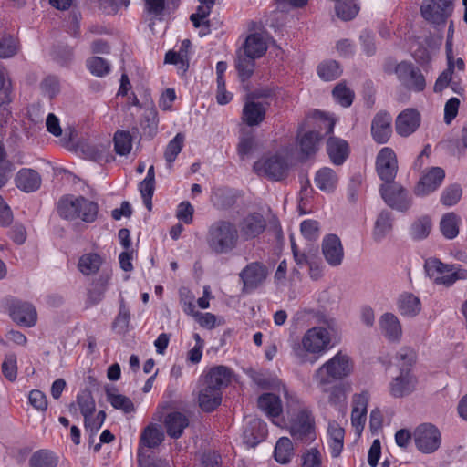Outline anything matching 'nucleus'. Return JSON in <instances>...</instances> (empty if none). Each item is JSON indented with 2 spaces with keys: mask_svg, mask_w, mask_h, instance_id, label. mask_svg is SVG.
<instances>
[{
  "mask_svg": "<svg viewBox=\"0 0 467 467\" xmlns=\"http://www.w3.org/2000/svg\"><path fill=\"white\" fill-rule=\"evenodd\" d=\"M336 2V13L344 21L353 19L359 11L355 0H337Z\"/></svg>",
  "mask_w": 467,
  "mask_h": 467,
  "instance_id": "37998d69",
  "label": "nucleus"
},
{
  "mask_svg": "<svg viewBox=\"0 0 467 467\" xmlns=\"http://www.w3.org/2000/svg\"><path fill=\"white\" fill-rule=\"evenodd\" d=\"M352 371V359L348 354L339 351L315 371L313 379L321 391H327V386L333 380L343 379Z\"/></svg>",
  "mask_w": 467,
  "mask_h": 467,
  "instance_id": "7ed1b4c3",
  "label": "nucleus"
},
{
  "mask_svg": "<svg viewBox=\"0 0 467 467\" xmlns=\"http://www.w3.org/2000/svg\"><path fill=\"white\" fill-rule=\"evenodd\" d=\"M238 230L230 221L219 220L208 229L206 242L209 248L216 254H226L237 244Z\"/></svg>",
  "mask_w": 467,
  "mask_h": 467,
  "instance_id": "39448f33",
  "label": "nucleus"
},
{
  "mask_svg": "<svg viewBox=\"0 0 467 467\" xmlns=\"http://www.w3.org/2000/svg\"><path fill=\"white\" fill-rule=\"evenodd\" d=\"M222 402V391L200 381L198 392V403L200 408L206 412L214 410Z\"/></svg>",
  "mask_w": 467,
  "mask_h": 467,
  "instance_id": "4be33fe9",
  "label": "nucleus"
},
{
  "mask_svg": "<svg viewBox=\"0 0 467 467\" xmlns=\"http://www.w3.org/2000/svg\"><path fill=\"white\" fill-rule=\"evenodd\" d=\"M424 268L434 284L445 287L453 285L457 281L467 279V269L461 265L443 264L438 259H429L425 262Z\"/></svg>",
  "mask_w": 467,
  "mask_h": 467,
  "instance_id": "423d86ee",
  "label": "nucleus"
},
{
  "mask_svg": "<svg viewBox=\"0 0 467 467\" xmlns=\"http://www.w3.org/2000/svg\"><path fill=\"white\" fill-rule=\"evenodd\" d=\"M243 48L245 55L258 58L266 52L267 44L262 34L254 33L246 37Z\"/></svg>",
  "mask_w": 467,
  "mask_h": 467,
  "instance_id": "c756f323",
  "label": "nucleus"
},
{
  "mask_svg": "<svg viewBox=\"0 0 467 467\" xmlns=\"http://www.w3.org/2000/svg\"><path fill=\"white\" fill-rule=\"evenodd\" d=\"M413 436L417 449L423 453H432L441 446V432L433 424L419 425L415 429Z\"/></svg>",
  "mask_w": 467,
  "mask_h": 467,
  "instance_id": "9d476101",
  "label": "nucleus"
},
{
  "mask_svg": "<svg viewBox=\"0 0 467 467\" xmlns=\"http://www.w3.org/2000/svg\"><path fill=\"white\" fill-rule=\"evenodd\" d=\"M266 432V425L259 419H253L244 431V442L249 447H254L264 440Z\"/></svg>",
  "mask_w": 467,
  "mask_h": 467,
  "instance_id": "a878e982",
  "label": "nucleus"
},
{
  "mask_svg": "<svg viewBox=\"0 0 467 467\" xmlns=\"http://www.w3.org/2000/svg\"><path fill=\"white\" fill-rule=\"evenodd\" d=\"M398 310L403 317H416L421 310V303L418 296L411 293H403L400 296L398 302Z\"/></svg>",
  "mask_w": 467,
  "mask_h": 467,
  "instance_id": "c85d7f7f",
  "label": "nucleus"
},
{
  "mask_svg": "<svg viewBox=\"0 0 467 467\" xmlns=\"http://www.w3.org/2000/svg\"><path fill=\"white\" fill-rule=\"evenodd\" d=\"M265 227L266 222L259 213L248 214L239 224L240 233L245 240L255 238L265 231Z\"/></svg>",
  "mask_w": 467,
  "mask_h": 467,
  "instance_id": "aec40b11",
  "label": "nucleus"
},
{
  "mask_svg": "<svg viewBox=\"0 0 467 467\" xmlns=\"http://www.w3.org/2000/svg\"><path fill=\"white\" fill-rule=\"evenodd\" d=\"M381 333L389 341H400L402 336L401 325L398 317L392 313L383 314L379 320Z\"/></svg>",
  "mask_w": 467,
  "mask_h": 467,
  "instance_id": "b1692460",
  "label": "nucleus"
},
{
  "mask_svg": "<svg viewBox=\"0 0 467 467\" xmlns=\"http://www.w3.org/2000/svg\"><path fill=\"white\" fill-rule=\"evenodd\" d=\"M301 233L308 240H316L319 236V224L314 220H305L301 223Z\"/></svg>",
  "mask_w": 467,
  "mask_h": 467,
  "instance_id": "0e129e2a",
  "label": "nucleus"
},
{
  "mask_svg": "<svg viewBox=\"0 0 467 467\" xmlns=\"http://www.w3.org/2000/svg\"><path fill=\"white\" fill-rule=\"evenodd\" d=\"M416 352L410 348H401L396 355L397 366L400 368L406 369L413 366L416 361Z\"/></svg>",
  "mask_w": 467,
  "mask_h": 467,
  "instance_id": "6e6d98bb",
  "label": "nucleus"
},
{
  "mask_svg": "<svg viewBox=\"0 0 467 467\" xmlns=\"http://www.w3.org/2000/svg\"><path fill=\"white\" fill-rule=\"evenodd\" d=\"M255 147L254 138L253 136H244L241 138L240 142L238 144V154L244 159L248 156L254 150Z\"/></svg>",
  "mask_w": 467,
  "mask_h": 467,
  "instance_id": "338daca9",
  "label": "nucleus"
},
{
  "mask_svg": "<svg viewBox=\"0 0 467 467\" xmlns=\"http://www.w3.org/2000/svg\"><path fill=\"white\" fill-rule=\"evenodd\" d=\"M164 439L163 431L156 425L147 426L141 433L140 445L147 448L159 446Z\"/></svg>",
  "mask_w": 467,
  "mask_h": 467,
  "instance_id": "e433bc0d",
  "label": "nucleus"
},
{
  "mask_svg": "<svg viewBox=\"0 0 467 467\" xmlns=\"http://www.w3.org/2000/svg\"><path fill=\"white\" fill-rule=\"evenodd\" d=\"M392 228V213L387 210L381 211L375 222L372 233L373 239L376 242H381L391 232Z\"/></svg>",
  "mask_w": 467,
  "mask_h": 467,
  "instance_id": "2f4dec72",
  "label": "nucleus"
},
{
  "mask_svg": "<svg viewBox=\"0 0 467 467\" xmlns=\"http://www.w3.org/2000/svg\"><path fill=\"white\" fill-rule=\"evenodd\" d=\"M276 387L280 388L279 391H282L285 399L286 400V405L288 410L299 409L296 418L292 420L290 424V434L293 439L302 443H309L316 439V431L314 427V418L311 412L306 409L300 407L299 398L292 392H289L287 388L276 381Z\"/></svg>",
  "mask_w": 467,
  "mask_h": 467,
  "instance_id": "f03ea898",
  "label": "nucleus"
},
{
  "mask_svg": "<svg viewBox=\"0 0 467 467\" xmlns=\"http://www.w3.org/2000/svg\"><path fill=\"white\" fill-rule=\"evenodd\" d=\"M445 177L444 171L440 167H432L423 173L417 183L414 192L418 196H425L434 192Z\"/></svg>",
  "mask_w": 467,
  "mask_h": 467,
  "instance_id": "f8f14e48",
  "label": "nucleus"
},
{
  "mask_svg": "<svg viewBox=\"0 0 467 467\" xmlns=\"http://www.w3.org/2000/svg\"><path fill=\"white\" fill-rule=\"evenodd\" d=\"M322 254L329 265L335 267L342 264L344 249L337 235L328 234L324 237L322 241Z\"/></svg>",
  "mask_w": 467,
  "mask_h": 467,
  "instance_id": "4468645a",
  "label": "nucleus"
},
{
  "mask_svg": "<svg viewBox=\"0 0 467 467\" xmlns=\"http://www.w3.org/2000/svg\"><path fill=\"white\" fill-rule=\"evenodd\" d=\"M155 189V182L143 180L140 183V192L143 199V202L148 210H151L152 207V195Z\"/></svg>",
  "mask_w": 467,
  "mask_h": 467,
  "instance_id": "e2e57ef3",
  "label": "nucleus"
},
{
  "mask_svg": "<svg viewBox=\"0 0 467 467\" xmlns=\"http://www.w3.org/2000/svg\"><path fill=\"white\" fill-rule=\"evenodd\" d=\"M98 204L85 197L66 195L57 203V213L66 220L81 219L93 223L98 215Z\"/></svg>",
  "mask_w": 467,
  "mask_h": 467,
  "instance_id": "20e7f679",
  "label": "nucleus"
},
{
  "mask_svg": "<svg viewBox=\"0 0 467 467\" xmlns=\"http://www.w3.org/2000/svg\"><path fill=\"white\" fill-rule=\"evenodd\" d=\"M185 137L182 133H177L176 136L168 143L164 158L169 165L171 166L178 154L182 151Z\"/></svg>",
  "mask_w": 467,
  "mask_h": 467,
  "instance_id": "49530a36",
  "label": "nucleus"
},
{
  "mask_svg": "<svg viewBox=\"0 0 467 467\" xmlns=\"http://www.w3.org/2000/svg\"><path fill=\"white\" fill-rule=\"evenodd\" d=\"M28 399L30 404L37 410L44 411L47 410V400L46 395L42 391L38 389L31 390Z\"/></svg>",
  "mask_w": 467,
  "mask_h": 467,
  "instance_id": "69168bd1",
  "label": "nucleus"
},
{
  "mask_svg": "<svg viewBox=\"0 0 467 467\" xmlns=\"http://www.w3.org/2000/svg\"><path fill=\"white\" fill-rule=\"evenodd\" d=\"M417 379L410 369L400 368V374L389 384V392L395 398H401L413 392L416 389Z\"/></svg>",
  "mask_w": 467,
  "mask_h": 467,
  "instance_id": "ddd939ff",
  "label": "nucleus"
},
{
  "mask_svg": "<svg viewBox=\"0 0 467 467\" xmlns=\"http://www.w3.org/2000/svg\"><path fill=\"white\" fill-rule=\"evenodd\" d=\"M244 284V290H254L260 285L267 275L266 268L260 263L254 262L247 265L240 273Z\"/></svg>",
  "mask_w": 467,
  "mask_h": 467,
  "instance_id": "2eb2a0df",
  "label": "nucleus"
},
{
  "mask_svg": "<svg viewBox=\"0 0 467 467\" xmlns=\"http://www.w3.org/2000/svg\"><path fill=\"white\" fill-rule=\"evenodd\" d=\"M338 182L336 171L328 167L318 170L316 173L315 183L317 187L326 192H332Z\"/></svg>",
  "mask_w": 467,
  "mask_h": 467,
  "instance_id": "7c9ffc66",
  "label": "nucleus"
},
{
  "mask_svg": "<svg viewBox=\"0 0 467 467\" xmlns=\"http://www.w3.org/2000/svg\"><path fill=\"white\" fill-rule=\"evenodd\" d=\"M106 400L115 409L121 410L125 414L131 413L135 410V406L132 400L122 394L118 392L114 386H107L105 389Z\"/></svg>",
  "mask_w": 467,
  "mask_h": 467,
  "instance_id": "cd10ccee",
  "label": "nucleus"
},
{
  "mask_svg": "<svg viewBox=\"0 0 467 467\" xmlns=\"http://www.w3.org/2000/svg\"><path fill=\"white\" fill-rule=\"evenodd\" d=\"M254 57H250L244 53H238L235 67L238 70L239 77L242 81L247 80L253 75L254 68Z\"/></svg>",
  "mask_w": 467,
  "mask_h": 467,
  "instance_id": "c03bdc74",
  "label": "nucleus"
},
{
  "mask_svg": "<svg viewBox=\"0 0 467 467\" xmlns=\"http://www.w3.org/2000/svg\"><path fill=\"white\" fill-rule=\"evenodd\" d=\"M330 347V332L323 327H314L305 332L300 343L292 345V353L300 363H314Z\"/></svg>",
  "mask_w": 467,
  "mask_h": 467,
  "instance_id": "f257e3e1",
  "label": "nucleus"
},
{
  "mask_svg": "<svg viewBox=\"0 0 467 467\" xmlns=\"http://www.w3.org/2000/svg\"><path fill=\"white\" fill-rule=\"evenodd\" d=\"M130 310L126 306L124 299L121 297L119 300V314L116 317L112 327L119 333H124L127 331L130 323Z\"/></svg>",
  "mask_w": 467,
  "mask_h": 467,
  "instance_id": "8fccbe9b",
  "label": "nucleus"
},
{
  "mask_svg": "<svg viewBox=\"0 0 467 467\" xmlns=\"http://www.w3.org/2000/svg\"><path fill=\"white\" fill-rule=\"evenodd\" d=\"M114 147L119 155L129 154L132 148L131 135L129 131L118 130L114 135Z\"/></svg>",
  "mask_w": 467,
  "mask_h": 467,
  "instance_id": "de8ad7c7",
  "label": "nucleus"
},
{
  "mask_svg": "<svg viewBox=\"0 0 467 467\" xmlns=\"http://www.w3.org/2000/svg\"><path fill=\"white\" fill-rule=\"evenodd\" d=\"M432 228L431 219L423 215L416 219L410 225V234L414 240H422L428 237Z\"/></svg>",
  "mask_w": 467,
  "mask_h": 467,
  "instance_id": "4c0bfd02",
  "label": "nucleus"
},
{
  "mask_svg": "<svg viewBox=\"0 0 467 467\" xmlns=\"http://www.w3.org/2000/svg\"><path fill=\"white\" fill-rule=\"evenodd\" d=\"M447 59H448V67L437 78L435 85H434L435 92L442 91L449 85V83L451 79V74L454 69V63L452 60V55H451V50L448 52Z\"/></svg>",
  "mask_w": 467,
  "mask_h": 467,
  "instance_id": "864d4df0",
  "label": "nucleus"
},
{
  "mask_svg": "<svg viewBox=\"0 0 467 467\" xmlns=\"http://www.w3.org/2000/svg\"><path fill=\"white\" fill-rule=\"evenodd\" d=\"M420 12L427 21L437 25L444 23L447 16L434 0H423Z\"/></svg>",
  "mask_w": 467,
  "mask_h": 467,
  "instance_id": "c9c22d12",
  "label": "nucleus"
},
{
  "mask_svg": "<svg viewBox=\"0 0 467 467\" xmlns=\"http://www.w3.org/2000/svg\"><path fill=\"white\" fill-rule=\"evenodd\" d=\"M320 140L319 132L314 130L303 132V128H299L297 144L304 157L308 158L317 151Z\"/></svg>",
  "mask_w": 467,
  "mask_h": 467,
  "instance_id": "5701e85b",
  "label": "nucleus"
},
{
  "mask_svg": "<svg viewBox=\"0 0 467 467\" xmlns=\"http://www.w3.org/2000/svg\"><path fill=\"white\" fill-rule=\"evenodd\" d=\"M109 278L110 276L109 275H102L92 283L91 287L88 289V300L92 305L98 304L102 300L107 290Z\"/></svg>",
  "mask_w": 467,
  "mask_h": 467,
  "instance_id": "a19ab883",
  "label": "nucleus"
},
{
  "mask_svg": "<svg viewBox=\"0 0 467 467\" xmlns=\"http://www.w3.org/2000/svg\"><path fill=\"white\" fill-rule=\"evenodd\" d=\"M462 195V187L459 184L454 183L444 189L441 196V202L445 206H452L458 203Z\"/></svg>",
  "mask_w": 467,
  "mask_h": 467,
  "instance_id": "3c124183",
  "label": "nucleus"
},
{
  "mask_svg": "<svg viewBox=\"0 0 467 467\" xmlns=\"http://www.w3.org/2000/svg\"><path fill=\"white\" fill-rule=\"evenodd\" d=\"M462 223L461 217L455 213H447L440 221V230L442 235L449 240L454 239L459 234Z\"/></svg>",
  "mask_w": 467,
  "mask_h": 467,
  "instance_id": "f704fd0d",
  "label": "nucleus"
},
{
  "mask_svg": "<svg viewBox=\"0 0 467 467\" xmlns=\"http://www.w3.org/2000/svg\"><path fill=\"white\" fill-rule=\"evenodd\" d=\"M2 372L10 381H14L17 375L16 357L15 354L6 355L3 364Z\"/></svg>",
  "mask_w": 467,
  "mask_h": 467,
  "instance_id": "bf43d9fd",
  "label": "nucleus"
},
{
  "mask_svg": "<svg viewBox=\"0 0 467 467\" xmlns=\"http://www.w3.org/2000/svg\"><path fill=\"white\" fill-rule=\"evenodd\" d=\"M10 316L19 325L31 327L35 326L37 314L35 307L26 302H15L10 306Z\"/></svg>",
  "mask_w": 467,
  "mask_h": 467,
  "instance_id": "a211bd4d",
  "label": "nucleus"
},
{
  "mask_svg": "<svg viewBox=\"0 0 467 467\" xmlns=\"http://www.w3.org/2000/svg\"><path fill=\"white\" fill-rule=\"evenodd\" d=\"M77 403L84 419L92 416L96 410L95 400L91 393L84 390L77 396Z\"/></svg>",
  "mask_w": 467,
  "mask_h": 467,
  "instance_id": "09e8293b",
  "label": "nucleus"
},
{
  "mask_svg": "<svg viewBox=\"0 0 467 467\" xmlns=\"http://www.w3.org/2000/svg\"><path fill=\"white\" fill-rule=\"evenodd\" d=\"M58 458L52 451L39 450L29 460L30 467H57Z\"/></svg>",
  "mask_w": 467,
  "mask_h": 467,
  "instance_id": "58836bf2",
  "label": "nucleus"
},
{
  "mask_svg": "<svg viewBox=\"0 0 467 467\" xmlns=\"http://www.w3.org/2000/svg\"><path fill=\"white\" fill-rule=\"evenodd\" d=\"M258 407L268 417H278L282 410V403L278 396L273 393H265L258 398Z\"/></svg>",
  "mask_w": 467,
  "mask_h": 467,
  "instance_id": "72a5a7b5",
  "label": "nucleus"
},
{
  "mask_svg": "<svg viewBox=\"0 0 467 467\" xmlns=\"http://www.w3.org/2000/svg\"><path fill=\"white\" fill-rule=\"evenodd\" d=\"M41 90L49 99L56 97L60 91L59 80L53 76L47 77L41 82Z\"/></svg>",
  "mask_w": 467,
  "mask_h": 467,
  "instance_id": "052dcab7",
  "label": "nucleus"
},
{
  "mask_svg": "<svg viewBox=\"0 0 467 467\" xmlns=\"http://www.w3.org/2000/svg\"><path fill=\"white\" fill-rule=\"evenodd\" d=\"M460 100L457 98L450 99L444 107V121L450 124L451 120L457 116L459 109Z\"/></svg>",
  "mask_w": 467,
  "mask_h": 467,
  "instance_id": "774afa93",
  "label": "nucleus"
},
{
  "mask_svg": "<svg viewBox=\"0 0 467 467\" xmlns=\"http://www.w3.org/2000/svg\"><path fill=\"white\" fill-rule=\"evenodd\" d=\"M420 124V113L414 109H406L398 115L395 129L401 137H408L416 131Z\"/></svg>",
  "mask_w": 467,
  "mask_h": 467,
  "instance_id": "dca6fc26",
  "label": "nucleus"
},
{
  "mask_svg": "<svg viewBox=\"0 0 467 467\" xmlns=\"http://www.w3.org/2000/svg\"><path fill=\"white\" fill-rule=\"evenodd\" d=\"M102 264V259L98 254H86L79 258L78 267L79 271L89 275L99 271Z\"/></svg>",
  "mask_w": 467,
  "mask_h": 467,
  "instance_id": "ea45409f",
  "label": "nucleus"
},
{
  "mask_svg": "<svg viewBox=\"0 0 467 467\" xmlns=\"http://www.w3.org/2000/svg\"><path fill=\"white\" fill-rule=\"evenodd\" d=\"M392 118L387 112H379L371 123V134L379 144L386 143L392 134Z\"/></svg>",
  "mask_w": 467,
  "mask_h": 467,
  "instance_id": "6ab92c4d",
  "label": "nucleus"
},
{
  "mask_svg": "<svg viewBox=\"0 0 467 467\" xmlns=\"http://www.w3.org/2000/svg\"><path fill=\"white\" fill-rule=\"evenodd\" d=\"M18 51V42L16 38L8 36L0 40V57L8 58L16 55Z\"/></svg>",
  "mask_w": 467,
  "mask_h": 467,
  "instance_id": "4d7b16f0",
  "label": "nucleus"
},
{
  "mask_svg": "<svg viewBox=\"0 0 467 467\" xmlns=\"http://www.w3.org/2000/svg\"><path fill=\"white\" fill-rule=\"evenodd\" d=\"M327 152L334 164L341 165L348 156V144L340 138L330 137L327 141Z\"/></svg>",
  "mask_w": 467,
  "mask_h": 467,
  "instance_id": "bb28decb",
  "label": "nucleus"
},
{
  "mask_svg": "<svg viewBox=\"0 0 467 467\" xmlns=\"http://www.w3.org/2000/svg\"><path fill=\"white\" fill-rule=\"evenodd\" d=\"M301 467H322V454L317 448L306 451L302 456Z\"/></svg>",
  "mask_w": 467,
  "mask_h": 467,
  "instance_id": "13d9d810",
  "label": "nucleus"
},
{
  "mask_svg": "<svg viewBox=\"0 0 467 467\" xmlns=\"http://www.w3.org/2000/svg\"><path fill=\"white\" fill-rule=\"evenodd\" d=\"M90 73L97 77H104L109 72V64L102 57H92L87 60Z\"/></svg>",
  "mask_w": 467,
  "mask_h": 467,
  "instance_id": "5fc2aeb1",
  "label": "nucleus"
},
{
  "mask_svg": "<svg viewBox=\"0 0 467 467\" xmlns=\"http://www.w3.org/2000/svg\"><path fill=\"white\" fill-rule=\"evenodd\" d=\"M232 379V371L225 366L220 365L211 368L200 379V381L208 385V388L213 387L218 391H222L226 388Z\"/></svg>",
  "mask_w": 467,
  "mask_h": 467,
  "instance_id": "f3484780",
  "label": "nucleus"
},
{
  "mask_svg": "<svg viewBox=\"0 0 467 467\" xmlns=\"http://www.w3.org/2000/svg\"><path fill=\"white\" fill-rule=\"evenodd\" d=\"M376 170L384 183L392 182L398 171V161L391 148L384 147L378 153Z\"/></svg>",
  "mask_w": 467,
  "mask_h": 467,
  "instance_id": "9b49d317",
  "label": "nucleus"
},
{
  "mask_svg": "<svg viewBox=\"0 0 467 467\" xmlns=\"http://www.w3.org/2000/svg\"><path fill=\"white\" fill-rule=\"evenodd\" d=\"M105 419L106 413L104 410H99L94 418L89 416L84 419L86 431H88L90 435L96 434L103 425Z\"/></svg>",
  "mask_w": 467,
  "mask_h": 467,
  "instance_id": "680f3d73",
  "label": "nucleus"
},
{
  "mask_svg": "<svg viewBox=\"0 0 467 467\" xmlns=\"http://www.w3.org/2000/svg\"><path fill=\"white\" fill-rule=\"evenodd\" d=\"M288 163L280 155L262 158L254 164V171L259 175L272 181H281L287 176Z\"/></svg>",
  "mask_w": 467,
  "mask_h": 467,
  "instance_id": "1a4fd4ad",
  "label": "nucleus"
},
{
  "mask_svg": "<svg viewBox=\"0 0 467 467\" xmlns=\"http://www.w3.org/2000/svg\"><path fill=\"white\" fill-rule=\"evenodd\" d=\"M334 99L343 107H349L354 99V92L345 83H338L332 91Z\"/></svg>",
  "mask_w": 467,
  "mask_h": 467,
  "instance_id": "603ef678",
  "label": "nucleus"
},
{
  "mask_svg": "<svg viewBox=\"0 0 467 467\" xmlns=\"http://www.w3.org/2000/svg\"><path fill=\"white\" fill-rule=\"evenodd\" d=\"M385 70L394 73L400 84L407 89L420 92L426 87V80L420 69L411 62H388Z\"/></svg>",
  "mask_w": 467,
  "mask_h": 467,
  "instance_id": "0eeeda50",
  "label": "nucleus"
},
{
  "mask_svg": "<svg viewBox=\"0 0 467 467\" xmlns=\"http://www.w3.org/2000/svg\"><path fill=\"white\" fill-rule=\"evenodd\" d=\"M189 425V420L181 412H171L165 419L167 433L171 438L178 439L183 430Z\"/></svg>",
  "mask_w": 467,
  "mask_h": 467,
  "instance_id": "473e14b6",
  "label": "nucleus"
},
{
  "mask_svg": "<svg viewBox=\"0 0 467 467\" xmlns=\"http://www.w3.org/2000/svg\"><path fill=\"white\" fill-rule=\"evenodd\" d=\"M15 182L20 191L30 193L40 189L42 178L36 170L23 168L16 173Z\"/></svg>",
  "mask_w": 467,
  "mask_h": 467,
  "instance_id": "412c9836",
  "label": "nucleus"
},
{
  "mask_svg": "<svg viewBox=\"0 0 467 467\" xmlns=\"http://www.w3.org/2000/svg\"><path fill=\"white\" fill-rule=\"evenodd\" d=\"M265 104L249 99L244 106L242 119L248 126H257L265 119Z\"/></svg>",
  "mask_w": 467,
  "mask_h": 467,
  "instance_id": "393cba45",
  "label": "nucleus"
},
{
  "mask_svg": "<svg viewBox=\"0 0 467 467\" xmlns=\"http://www.w3.org/2000/svg\"><path fill=\"white\" fill-rule=\"evenodd\" d=\"M379 192L385 203L399 212H406L412 205V198L410 192L400 184L396 182L382 183Z\"/></svg>",
  "mask_w": 467,
  "mask_h": 467,
  "instance_id": "6e6552de",
  "label": "nucleus"
},
{
  "mask_svg": "<svg viewBox=\"0 0 467 467\" xmlns=\"http://www.w3.org/2000/svg\"><path fill=\"white\" fill-rule=\"evenodd\" d=\"M293 455V444L290 439L282 437L276 442L275 448V458L280 463H287Z\"/></svg>",
  "mask_w": 467,
  "mask_h": 467,
  "instance_id": "a18cd8bd",
  "label": "nucleus"
},
{
  "mask_svg": "<svg viewBox=\"0 0 467 467\" xmlns=\"http://www.w3.org/2000/svg\"><path fill=\"white\" fill-rule=\"evenodd\" d=\"M317 72L324 81H332L341 75L342 70L337 61L327 60L317 66Z\"/></svg>",
  "mask_w": 467,
  "mask_h": 467,
  "instance_id": "79ce46f5",
  "label": "nucleus"
}]
</instances>
